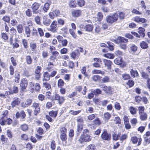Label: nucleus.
Returning <instances> with one entry per match:
<instances>
[{"label": "nucleus", "instance_id": "f704fd0d", "mask_svg": "<svg viewBox=\"0 0 150 150\" xmlns=\"http://www.w3.org/2000/svg\"><path fill=\"white\" fill-rule=\"evenodd\" d=\"M78 6L80 7L84 6L85 4V1L84 0H78L77 1Z\"/></svg>", "mask_w": 150, "mask_h": 150}, {"label": "nucleus", "instance_id": "6e6d98bb", "mask_svg": "<svg viewBox=\"0 0 150 150\" xmlns=\"http://www.w3.org/2000/svg\"><path fill=\"white\" fill-rule=\"evenodd\" d=\"M25 14L28 17H31L32 16V13L31 10L30 9H28L25 11Z\"/></svg>", "mask_w": 150, "mask_h": 150}, {"label": "nucleus", "instance_id": "f3484780", "mask_svg": "<svg viewBox=\"0 0 150 150\" xmlns=\"http://www.w3.org/2000/svg\"><path fill=\"white\" fill-rule=\"evenodd\" d=\"M81 14V11L79 10H75L72 12V15L74 17H78Z\"/></svg>", "mask_w": 150, "mask_h": 150}, {"label": "nucleus", "instance_id": "39448f33", "mask_svg": "<svg viewBox=\"0 0 150 150\" xmlns=\"http://www.w3.org/2000/svg\"><path fill=\"white\" fill-rule=\"evenodd\" d=\"M57 25V21H53L50 25V30L53 33L57 32L58 30Z\"/></svg>", "mask_w": 150, "mask_h": 150}, {"label": "nucleus", "instance_id": "4c0bfd02", "mask_svg": "<svg viewBox=\"0 0 150 150\" xmlns=\"http://www.w3.org/2000/svg\"><path fill=\"white\" fill-rule=\"evenodd\" d=\"M101 80L103 83L109 82L110 81L109 78L107 76H105Z\"/></svg>", "mask_w": 150, "mask_h": 150}, {"label": "nucleus", "instance_id": "3c124183", "mask_svg": "<svg viewBox=\"0 0 150 150\" xmlns=\"http://www.w3.org/2000/svg\"><path fill=\"white\" fill-rule=\"evenodd\" d=\"M53 64L51 62H49L47 66V69L48 70V71H50L51 69L53 67Z\"/></svg>", "mask_w": 150, "mask_h": 150}, {"label": "nucleus", "instance_id": "7c9ffc66", "mask_svg": "<svg viewBox=\"0 0 150 150\" xmlns=\"http://www.w3.org/2000/svg\"><path fill=\"white\" fill-rule=\"evenodd\" d=\"M129 109L130 113L132 115L135 114L137 111V109L132 106L129 107Z\"/></svg>", "mask_w": 150, "mask_h": 150}, {"label": "nucleus", "instance_id": "5701e85b", "mask_svg": "<svg viewBox=\"0 0 150 150\" xmlns=\"http://www.w3.org/2000/svg\"><path fill=\"white\" fill-rule=\"evenodd\" d=\"M144 145L146 146L150 143V137L144 136Z\"/></svg>", "mask_w": 150, "mask_h": 150}, {"label": "nucleus", "instance_id": "58836bf2", "mask_svg": "<svg viewBox=\"0 0 150 150\" xmlns=\"http://www.w3.org/2000/svg\"><path fill=\"white\" fill-rule=\"evenodd\" d=\"M17 29L19 33H21L23 30V27L22 25L21 24L18 25L17 26Z\"/></svg>", "mask_w": 150, "mask_h": 150}, {"label": "nucleus", "instance_id": "0e129e2a", "mask_svg": "<svg viewBox=\"0 0 150 150\" xmlns=\"http://www.w3.org/2000/svg\"><path fill=\"white\" fill-rule=\"evenodd\" d=\"M64 82L62 79H59L58 81V85L59 87H61L64 85Z\"/></svg>", "mask_w": 150, "mask_h": 150}, {"label": "nucleus", "instance_id": "052dcab7", "mask_svg": "<svg viewBox=\"0 0 150 150\" xmlns=\"http://www.w3.org/2000/svg\"><path fill=\"white\" fill-rule=\"evenodd\" d=\"M2 20L6 22L9 23L10 21V18L9 17L5 16L2 18Z\"/></svg>", "mask_w": 150, "mask_h": 150}, {"label": "nucleus", "instance_id": "09e8293b", "mask_svg": "<svg viewBox=\"0 0 150 150\" xmlns=\"http://www.w3.org/2000/svg\"><path fill=\"white\" fill-rule=\"evenodd\" d=\"M21 129L23 131H26L28 130V125L24 124L22 125L21 126Z\"/></svg>", "mask_w": 150, "mask_h": 150}, {"label": "nucleus", "instance_id": "c85d7f7f", "mask_svg": "<svg viewBox=\"0 0 150 150\" xmlns=\"http://www.w3.org/2000/svg\"><path fill=\"white\" fill-rule=\"evenodd\" d=\"M96 146L93 144H90L86 148L85 150H95Z\"/></svg>", "mask_w": 150, "mask_h": 150}, {"label": "nucleus", "instance_id": "4be33fe9", "mask_svg": "<svg viewBox=\"0 0 150 150\" xmlns=\"http://www.w3.org/2000/svg\"><path fill=\"white\" fill-rule=\"evenodd\" d=\"M50 74L47 72H45L43 74V76L44 78L43 79L42 81L44 82V80L48 81L50 79Z\"/></svg>", "mask_w": 150, "mask_h": 150}, {"label": "nucleus", "instance_id": "6ab92c4d", "mask_svg": "<svg viewBox=\"0 0 150 150\" xmlns=\"http://www.w3.org/2000/svg\"><path fill=\"white\" fill-rule=\"evenodd\" d=\"M88 32H90L92 30L93 27L92 24H86L84 28Z\"/></svg>", "mask_w": 150, "mask_h": 150}, {"label": "nucleus", "instance_id": "338daca9", "mask_svg": "<svg viewBox=\"0 0 150 150\" xmlns=\"http://www.w3.org/2000/svg\"><path fill=\"white\" fill-rule=\"evenodd\" d=\"M57 22L58 23L61 25H63L64 24V21L61 18L58 19Z\"/></svg>", "mask_w": 150, "mask_h": 150}, {"label": "nucleus", "instance_id": "680f3d73", "mask_svg": "<svg viewBox=\"0 0 150 150\" xmlns=\"http://www.w3.org/2000/svg\"><path fill=\"white\" fill-rule=\"evenodd\" d=\"M81 112V110L74 111L70 110L69 112L71 115H77L79 114Z\"/></svg>", "mask_w": 150, "mask_h": 150}, {"label": "nucleus", "instance_id": "69168bd1", "mask_svg": "<svg viewBox=\"0 0 150 150\" xmlns=\"http://www.w3.org/2000/svg\"><path fill=\"white\" fill-rule=\"evenodd\" d=\"M51 148L52 150H54L55 148V142L54 141H52L51 143Z\"/></svg>", "mask_w": 150, "mask_h": 150}, {"label": "nucleus", "instance_id": "4468645a", "mask_svg": "<svg viewBox=\"0 0 150 150\" xmlns=\"http://www.w3.org/2000/svg\"><path fill=\"white\" fill-rule=\"evenodd\" d=\"M32 100L30 98H28L27 100L21 103V106L24 108L30 106L32 102Z\"/></svg>", "mask_w": 150, "mask_h": 150}, {"label": "nucleus", "instance_id": "ddd939ff", "mask_svg": "<svg viewBox=\"0 0 150 150\" xmlns=\"http://www.w3.org/2000/svg\"><path fill=\"white\" fill-rule=\"evenodd\" d=\"M52 99L54 100H57L59 101V103H62L64 101V99L62 97H60L59 95L56 94L53 96Z\"/></svg>", "mask_w": 150, "mask_h": 150}, {"label": "nucleus", "instance_id": "37998d69", "mask_svg": "<svg viewBox=\"0 0 150 150\" xmlns=\"http://www.w3.org/2000/svg\"><path fill=\"white\" fill-rule=\"evenodd\" d=\"M137 50V47L134 45H132L130 47V50L133 52H135Z\"/></svg>", "mask_w": 150, "mask_h": 150}, {"label": "nucleus", "instance_id": "dca6fc26", "mask_svg": "<svg viewBox=\"0 0 150 150\" xmlns=\"http://www.w3.org/2000/svg\"><path fill=\"white\" fill-rule=\"evenodd\" d=\"M20 103L19 99L17 98H14L13 101L11 103L12 107L13 108L16 106L18 105Z\"/></svg>", "mask_w": 150, "mask_h": 150}, {"label": "nucleus", "instance_id": "473e14b6", "mask_svg": "<svg viewBox=\"0 0 150 150\" xmlns=\"http://www.w3.org/2000/svg\"><path fill=\"white\" fill-rule=\"evenodd\" d=\"M49 113L50 116L55 118L57 116V111L52 110Z\"/></svg>", "mask_w": 150, "mask_h": 150}, {"label": "nucleus", "instance_id": "f03ea898", "mask_svg": "<svg viewBox=\"0 0 150 150\" xmlns=\"http://www.w3.org/2000/svg\"><path fill=\"white\" fill-rule=\"evenodd\" d=\"M118 18V14L116 13H114L112 15L107 16L106 17V20L108 23L111 24L116 21Z\"/></svg>", "mask_w": 150, "mask_h": 150}, {"label": "nucleus", "instance_id": "774afa93", "mask_svg": "<svg viewBox=\"0 0 150 150\" xmlns=\"http://www.w3.org/2000/svg\"><path fill=\"white\" fill-rule=\"evenodd\" d=\"M114 106L115 108L117 110H119L121 109V106L120 104L117 102L115 103Z\"/></svg>", "mask_w": 150, "mask_h": 150}, {"label": "nucleus", "instance_id": "0eeeda50", "mask_svg": "<svg viewBox=\"0 0 150 150\" xmlns=\"http://www.w3.org/2000/svg\"><path fill=\"white\" fill-rule=\"evenodd\" d=\"M103 61L104 64V67L108 70H110L111 66L112 64L111 61L105 59H103Z\"/></svg>", "mask_w": 150, "mask_h": 150}, {"label": "nucleus", "instance_id": "9b49d317", "mask_svg": "<svg viewBox=\"0 0 150 150\" xmlns=\"http://www.w3.org/2000/svg\"><path fill=\"white\" fill-rule=\"evenodd\" d=\"M8 113V111L7 110L3 112L1 117L0 120V124L2 125H4V122H6L5 119L7 118L6 116Z\"/></svg>", "mask_w": 150, "mask_h": 150}, {"label": "nucleus", "instance_id": "c03bdc74", "mask_svg": "<svg viewBox=\"0 0 150 150\" xmlns=\"http://www.w3.org/2000/svg\"><path fill=\"white\" fill-rule=\"evenodd\" d=\"M15 81L16 82L18 83L20 78L19 74L18 72H15Z\"/></svg>", "mask_w": 150, "mask_h": 150}, {"label": "nucleus", "instance_id": "6e6552de", "mask_svg": "<svg viewBox=\"0 0 150 150\" xmlns=\"http://www.w3.org/2000/svg\"><path fill=\"white\" fill-rule=\"evenodd\" d=\"M142 139L141 137L137 138L136 136L132 137L131 138V141L134 144H136L137 142V145L139 146L141 145L142 141Z\"/></svg>", "mask_w": 150, "mask_h": 150}, {"label": "nucleus", "instance_id": "603ef678", "mask_svg": "<svg viewBox=\"0 0 150 150\" xmlns=\"http://www.w3.org/2000/svg\"><path fill=\"white\" fill-rule=\"evenodd\" d=\"M101 31V29L100 27L98 25H96L95 26L94 29V32L96 34H98Z\"/></svg>", "mask_w": 150, "mask_h": 150}, {"label": "nucleus", "instance_id": "412c9836", "mask_svg": "<svg viewBox=\"0 0 150 150\" xmlns=\"http://www.w3.org/2000/svg\"><path fill=\"white\" fill-rule=\"evenodd\" d=\"M104 91L106 93L111 94L112 92V90L110 86H106L105 89H104Z\"/></svg>", "mask_w": 150, "mask_h": 150}, {"label": "nucleus", "instance_id": "b1692460", "mask_svg": "<svg viewBox=\"0 0 150 150\" xmlns=\"http://www.w3.org/2000/svg\"><path fill=\"white\" fill-rule=\"evenodd\" d=\"M141 47L143 49H145L148 47V44L146 42L143 41L140 44Z\"/></svg>", "mask_w": 150, "mask_h": 150}, {"label": "nucleus", "instance_id": "a211bd4d", "mask_svg": "<svg viewBox=\"0 0 150 150\" xmlns=\"http://www.w3.org/2000/svg\"><path fill=\"white\" fill-rule=\"evenodd\" d=\"M104 117L103 118L105 122H107L111 117V115L108 112H106L104 114Z\"/></svg>", "mask_w": 150, "mask_h": 150}, {"label": "nucleus", "instance_id": "c9c22d12", "mask_svg": "<svg viewBox=\"0 0 150 150\" xmlns=\"http://www.w3.org/2000/svg\"><path fill=\"white\" fill-rule=\"evenodd\" d=\"M103 56L108 59H112L114 57V55L111 53H107L103 54Z\"/></svg>", "mask_w": 150, "mask_h": 150}, {"label": "nucleus", "instance_id": "ea45409f", "mask_svg": "<svg viewBox=\"0 0 150 150\" xmlns=\"http://www.w3.org/2000/svg\"><path fill=\"white\" fill-rule=\"evenodd\" d=\"M103 15L102 13L101 12H98L97 15V18L98 20L99 21H100L102 20Z\"/></svg>", "mask_w": 150, "mask_h": 150}, {"label": "nucleus", "instance_id": "bf43d9fd", "mask_svg": "<svg viewBox=\"0 0 150 150\" xmlns=\"http://www.w3.org/2000/svg\"><path fill=\"white\" fill-rule=\"evenodd\" d=\"M42 69V67L40 66H38L35 70V74H40V72Z\"/></svg>", "mask_w": 150, "mask_h": 150}, {"label": "nucleus", "instance_id": "bb28decb", "mask_svg": "<svg viewBox=\"0 0 150 150\" xmlns=\"http://www.w3.org/2000/svg\"><path fill=\"white\" fill-rule=\"evenodd\" d=\"M83 124H78L77 131L78 133H77V135H79L81 133L83 128Z\"/></svg>", "mask_w": 150, "mask_h": 150}, {"label": "nucleus", "instance_id": "f257e3e1", "mask_svg": "<svg viewBox=\"0 0 150 150\" xmlns=\"http://www.w3.org/2000/svg\"><path fill=\"white\" fill-rule=\"evenodd\" d=\"M115 42L116 43H120V47L122 49L125 50L126 48V44H125L128 42V40L124 38L119 36L117 38L114 40Z\"/></svg>", "mask_w": 150, "mask_h": 150}, {"label": "nucleus", "instance_id": "c756f323", "mask_svg": "<svg viewBox=\"0 0 150 150\" xmlns=\"http://www.w3.org/2000/svg\"><path fill=\"white\" fill-rule=\"evenodd\" d=\"M139 33L140 34L141 36L143 37H144L145 36V34L144 33L145 31V29L144 28L142 27H140L139 29Z\"/></svg>", "mask_w": 150, "mask_h": 150}, {"label": "nucleus", "instance_id": "7ed1b4c3", "mask_svg": "<svg viewBox=\"0 0 150 150\" xmlns=\"http://www.w3.org/2000/svg\"><path fill=\"white\" fill-rule=\"evenodd\" d=\"M91 140V137L90 135L83 134L81 136L79 141L80 143L82 144L84 142H88Z\"/></svg>", "mask_w": 150, "mask_h": 150}, {"label": "nucleus", "instance_id": "5fc2aeb1", "mask_svg": "<svg viewBox=\"0 0 150 150\" xmlns=\"http://www.w3.org/2000/svg\"><path fill=\"white\" fill-rule=\"evenodd\" d=\"M92 79L95 81L100 80V77L98 75H94L92 77Z\"/></svg>", "mask_w": 150, "mask_h": 150}, {"label": "nucleus", "instance_id": "9d476101", "mask_svg": "<svg viewBox=\"0 0 150 150\" xmlns=\"http://www.w3.org/2000/svg\"><path fill=\"white\" fill-rule=\"evenodd\" d=\"M40 6V4L36 2H35L31 6L33 12V13L37 14L38 13L37 10Z\"/></svg>", "mask_w": 150, "mask_h": 150}, {"label": "nucleus", "instance_id": "f8f14e48", "mask_svg": "<svg viewBox=\"0 0 150 150\" xmlns=\"http://www.w3.org/2000/svg\"><path fill=\"white\" fill-rule=\"evenodd\" d=\"M101 137L103 139L108 141L110 139L111 135L108 133L106 131H104L102 133Z\"/></svg>", "mask_w": 150, "mask_h": 150}, {"label": "nucleus", "instance_id": "20e7f679", "mask_svg": "<svg viewBox=\"0 0 150 150\" xmlns=\"http://www.w3.org/2000/svg\"><path fill=\"white\" fill-rule=\"evenodd\" d=\"M32 107L34 109V114L35 115H37L40 112V111L39 104L36 102H34L33 103Z\"/></svg>", "mask_w": 150, "mask_h": 150}, {"label": "nucleus", "instance_id": "8fccbe9b", "mask_svg": "<svg viewBox=\"0 0 150 150\" xmlns=\"http://www.w3.org/2000/svg\"><path fill=\"white\" fill-rule=\"evenodd\" d=\"M112 139L113 140L116 141L119 139V137H120V135H117L115 133H113L112 134Z\"/></svg>", "mask_w": 150, "mask_h": 150}, {"label": "nucleus", "instance_id": "72a5a7b5", "mask_svg": "<svg viewBox=\"0 0 150 150\" xmlns=\"http://www.w3.org/2000/svg\"><path fill=\"white\" fill-rule=\"evenodd\" d=\"M92 73L93 74H101L102 75L104 74L105 72L100 70L94 69L92 71Z\"/></svg>", "mask_w": 150, "mask_h": 150}, {"label": "nucleus", "instance_id": "e2e57ef3", "mask_svg": "<svg viewBox=\"0 0 150 150\" xmlns=\"http://www.w3.org/2000/svg\"><path fill=\"white\" fill-rule=\"evenodd\" d=\"M122 78L124 80H127L130 78V77L129 74H124L122 75Z\"/></svg>", "mask_w": 150, "mask_h": 150}, {"label": "nucleus", "instance_id": "2f4dec72", "mask_svg": "<svg viewBox=\"0 0 150 150\" xmlns=\"http://www.w3.org/2000/svg\"><path fill=\"white\" fill-rule=\"evenodd\" d=\"M60 138L62 141H66L67 138V136L66 134H60Z\"/></svg>", "mask_w": 150, "mask_h": 150}, {"label": "nucleus", "instance_id": "393cba45", "mask_svg": "<svg viewBox=\"0 0 150 150\" xmlns=\"http://www.w3.org/2000/svg\"><path fill=\"white\" fill-rule=\"evenodd\" d=\"M69 5L71 8H74L76 7V3L75 1L71 0L69 3Z\"/></svg>", "mask_w": 150, "mask_h": 150}, {"label": "nucleus", "instance_id": "2eb2a0df", "mask_svg": "<svg viewBox=\"0 0 150 150\" xmlns=\"http://www.w3.org/2000/svg\"><path fill=\"white\" fill-rule=\"evenodd\" d=\"M93 60L96 62L93 63V66L96 68L100 67V65L98 63H101L102 61L101 59L99 58H96L93 59Z\"/></svg>", "mask_w": 150, "mask_h": 150}, {"label": "nucleus", "instance_id": "49530a36", "mask_svg": "<svg viewBox=\"0 0 150 150\" xmlns=\"http://www.w3.org/2000/svg\"><path fill=\"white\" fill-rule=\"evenodd\" d=\"M51 22V20L49 19H44L43 23L44 25L46 26H48L49 25Z\"/></svg>", "mask_w": 150, "mask_h": 150}, {"label": "nucleus", "instance_id": "a878e982", "mask_svg": "<svg viewBox=\"0 0 150 150\" xmlns=\"http://www.w3.org/2000/svg\"><path fill=\"white\" fill-rule=\"evenodd\" d=\"M130 72L131 76L133 77H135L138 75L137 71L136 70H134L133 69H132Z\"/></svg>", "mask_w": 150, "mask_h": 150}, {"label": "nucleus", "instance_id": "a19ab883", "mask_svg": "<svg viewBox=\"0 0 150 150\" xmlns=\"http://www.w3.org/2000/svg\"><path fill=\"white\" fill-rule=\"evenodd\" d=\"M114 63L117 65L121 64L122 63V59L120 58H117L115 59L114 60Z\"/></svg>", "mask_w": 150, "mask_h": 150}, {"label": "nucleus", "instance_id": "cd10ccee", "mask_svg": "<svg viewBox=\"0 0 150 150\" xmlns=\"http://www.w3.org/2000/svg\"><path fill=\"white\" fill-rule=\"evenodd\" d=\"M50 5V4L48 3H46L44 4L43 7V9L45 12H47L49 10Z\"/></svg>", "mask_w": 150, "mask_h": 150}, {"label": "nucleus", "instance_id": "864d4df0", "mask_svg": "<svg viewBox=\"0 0 150 150\" xmlns=\"http://www.w3.org/2000/svg\"><path fill=\"white\" fill-rule=\"evenodd\" d=\"M139 114L145 112H144V106H139L138 108Z\"/></svg>", "mask_w": 150, "mask_h": 150}, {"label": "nucleus", "instance_id": "e433bc0d", "mask_svg": "<svg viewBox=\"0 0 150 150\" xmlns=\"http://www.w3.org/2000/svg\"><path fill=\"white\" fill-rule=\"evenodd\" d=\"M70 55L72 59H77L78 57L77 54H76V53L74 51H73L71 53Z\"/></svg>", "mask_w": 150, "mask_h": 150}, {"label": "nucleus", "instance_id": "423d86ee", "mask_svg": "<svg viewBox=\"0 0 150 150\" xmlns=\"http://www.w3.org/2000/svg\"><path fill=\"white\" fill-rule=\"evenodd\" d=\"M28 84V81L26 79H22L20 82V86L22 91H24L27 88Z\"/></svg>", "mask_w": 150, "mask_h": 150}, {"label": "nucleus", "instance_id": "79ce46f5", "mask_svg": "<svg viewBox=\"0 0 150 150\" xmlns=\"http://www.w3.org/2000/svg\"><path fill=\"white\" fill-rule=\"evenodd\" d=\"M67 131V128L64 127H62L60 129V134H66Z\"/></svg>", "mask_w": 150, "mask_h": 150}, {"label": "nucleus", "instance_id": "13d9d810", "mask_svg": "<svg viewBox=\"0 0 150 150\" xmlns=\"http://www.w3.org/2000/svg\"><path fill=\"white\" fill-rule=\"evenodd\" d=\"M68 50L66 48H63L60 50V52L62 54H67L68 52Z\"/></svg>", "mask_w": 150, "mask_h": 150}, {"label": "nucleus", "instance_id": "4d7b16f0", "mask_svg": "<svg viewBox=\"0 0 150 150\" xmlns=\"http://www.w3.org/2000/svg\"><path fill=\"white\" fill-rule=\"evenodd\" d=\"M76 120L78 122V124H83V120L82 118L81 117H78L76 119Z\"/></svg>", "mask_w": 150, "mask_h": 150}, {"label": "nucleus", "instance_id": "a18cd8bd", "mask_svg": "<svg viewBox=\"0 0 150 150\" xmlns=\"http://www.w3.org/2000/svg\"><path fill=\"white\" fill-rule=\"evenodd\" d=\"M25 33L27 35V36L28 37H30V28L27 27H26L25 28Z\"/></svg>", "mask_w": 150, "mask_h": 150}, {"label": "nucleus", "instance_id": "aec40b11", "mask_svg": "<svg viewBox=\"0 0 150 150\" xmlns=\"http://www.w3.org/2000/svg\"><path fill=\"white\" fill-rule=\"evenodd\" d=\"M140 118L142 121L146 120L147 118V115L146 112H144L139 114Z\"/></svg>", "mask_w": 150, "mask_h": 150}, {"label": "nucleus", "instance_id": "de8ad7c7", "mask_svg": "<svg viewBox=\"0 0 150 150\" xmlns=\"http://www.w3.org/2000/svg\"><path fill=\"white\" fill-rule=\"evenodd\" d=\"M26 61L27 64H30L32 62L31 57L30 56H27L26 57Z\"/></svg>", "mask_w": 150, "mask_h": 150}, {"label": "nucleus", "instance_id": "1a4fd4ad", "mask_svg": "<svg viewBox=\"0 0 150 150\" xmlns=\"http://www.w3.org/2000/svg\"><path fill=\"white\" fill-rule=\"evenodd\" d=\"M8 90L6 91L7 94L8 95L17 93L18 91V87L15 86H13L12 88H9Z\"/></svg>", "mask_w": 150, "mask_h": 150}]
</instances>
